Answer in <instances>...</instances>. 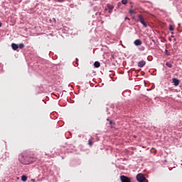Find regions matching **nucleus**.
I'll list each match as a JSON object with an SVG mask.
<instances>
[{
  "instance_id": "obj_19",
  "label": "nucleus",
  "mask_w": 182,
  "mask_h": 182,
  "mask_svg": "<svg viewBox=\"0 0 182 182\" xmlns=\"http://www.w3.org/2000/svg\"><path fill=\"white\" fill-rule=\"evenodd\" d=\"M52 21L53 22H56V19L55 18H52V19H50V22H52Z\"/></svg>"
},
{
  "instance_id": "obj_28",
  "label": "nucleus",
  "mask_w": 182,
  "mask_h": 182,
  "mask_svg": "<svg viewBox=\"0 0 182 182\" xmlns=\"http://www.w3.org/2000/svg\"><path fill=\"white\" fill-rule=\"evenodd\" d=\"M173 41L176 42V38H174Z\"/></svg>"
},
{
  "instance_id": "obj_12",
  "label": "nucleus",
  "mask_w": 182,
  "mask_h": 182,
  "mask_svg": "<svg viewBox=\"0 0 182 182\" xmlns=\"http://www.w3.org/2000/svg\"><path fill=\"white\" fill-rule=\"evenodd\" d=\"M166 66H167V68H173V65L168 62L166 63Z\"/></svg>"
},
{
  "instance_id": "obj_10",
  "label": "nucleus",
  "mask_w": 182,
  "mask_h": 182,
  "mask_svg": "<svg viewBox=\"0 0 182 182\" xmlns=\"http://www.w3.org/2000/svg\"><path fill=\"white\" fill-rule=\"evenodd\" d=\"M94 66L95 68H100V63H99V61H95L94 63Z\"/></svg>"
},
{
  "instance_id": "obj_20",
  "label": "nucleus",
  "mask_w": 182,
  "mask_h": 182,
  "mask_svg": "<svg viewBox=\"0 0 182 182\" xmlns=\"http://www.w3.org/2000/svg\"><path fill=\"white\" fill-rule=\"evenodd\" d=\"M57 2H64L65 0H55Z\"/></svg>"
},
{
  "instance_id": "obj_7",
  "label": "nucleus",
  "mask_w": 182,
  "mask_h": 182,
  "mask_svg": "<svg viewBox=\"0 0 182 182\" xmlns=\"http://www.w3.org/2000/svg\"><path fill=\"white\" fill-rule=\"evenodd\" d=\"M144 66H146V61L141 60L138 63V67L139 68H144Z\"/></svg>"
},
{
  "instance_id": "obj_16",
  "label": "nucleus",
  "mask_w": 182,
  "mask_h": 182,
  "mask_svg": "<svg viewBox=\"0 0 182 182\" xmlns=\"http://www.w3.org/2000/svg\"><path fill=\"white\" fill-rule=\"evenodd\" d=\"M122 4H123V5H127V0H122Z\"/></svg>"
},
{
  "instance_id": "obj_1",
  "label": "nucleus",
  "mask_w": 182,
  "mask_h": 182,
  "mask_svg": "<svg viewBox=\"0 0 182 182\" xmlns=\"http://www.w3.org/2000/svg\"><path fill=\"white\" fill-rule=\"evenodd\" d=\"M136 22H140V23L143 25L144 28H147V23H146V21L143 18V16L139 15L138 19L136 21Z\"/></svg>"
},
{
  "instance_id": "obj_24",
  "label": "nucleus",
  "mask_w": 182,
  "mask_h": 182,
  "mask_svg": "<svg viewBox=\"0 0 182 182\" xmlns=\"http://www.w3.org/2000/svg\"><path fill=\"white\" fill-rule=\"evenodd\" d=\"M112 123H113V122H112V121H109V124H112Z\"/></svg>"
},
{
  "instance_id": "obj_13",
  "label": "nucleus",
  "mask_w": 182,
  "mask_h": 182,
  "mask_svg": "<svg viewBox=\"0 0 182 182\" xmlns=\"http://www.w3.org/2000/svg\"><path fill=\"white\" fill-rule=\"evenodd\" d=\"M18 48H20V49H23V48H25V45H23V43H20Z\"/></svg>"
},
{
  "instance_id": "obj_15",
  "label": "nucleus",
  "mask_w": 182,
  "mask_h": 182,
  "mask_svg": "<svg viewBox=\"0 0 182 182\" xmlns=\"http://www.w3.org/2000/svg\"><path fill=\"white\" fill-rule=\"evenodd\" d=\"M169 31H174V26L173 25H169Z\"/></svg>"
},
{
  "instance_id": "obj_11",
  "label": "nucleus",
  "mask_w": 182,
  "mask_h": 182,
  "mask_svg": "<svg viewBox=\"0 0 182 182\" xmlns=\"http://www.w3.org/2000/svg\"><path fill=\"white\" fill-rule=\"evenodd\" d=\"M21 180L23 181H26L28 180V176H21Z\"/></svg>"
},
{
  "instance_id": "obj_21",
  "label": "nucleus",
  "mask_w": 182,
  "mask_h": 182,
  "mask_svg": "<svg viewBox=\"0 0 182 182\" xmlns=\"http://www.w3.org/2000/svg\"><path fill=\"white\" fill-rule=\"evenodd\" d=\"M125 21H130V18L129 17H125Z\"/></svg>"
},
{
  "instance_id": "obj_5",
  "label": "nucleus",
  "mask_w": 182,
  "mask_h": 182,
  "mask_svg": "<svg viewBox=\"0 0 182 182\" xmlns=\"http://www.w3.org/2000/svg\"><path fill=\"white\" fill-rule=\"evenodd\" d=\"M114 9V6L111 4H107V8H105V11H108L109 14H112V11Z\"/></svg>"
},
{
  "instance_id": "obj_26",
  "label": "nucleus",
  "mask_w": 182,
  "mask_h": 182,
  "mask_svg": "<svg viewBox=\"0 0 182 182\" xmlns=\"http://www.w3.org/2000/svg\"><path fill=\"white\" fill-rule=\"evenodd\" d=\"M171 38H174V36H173V35H172V36H171Z\"/></svg>"
},
{
  "instance_id": "obj_4",
  "label": "nucleus",
  "mask_w": 182,
  "mask_h": 182,
  "mask_svg": "<svg viewBox=\"0 0 182 182\" xmlns=\"http://www.w3.org/2000/svg\"><path fill=\"white\" fill-rule=\"evenodd\" d=\"M35 161V159L33 158L26 157V161L23 163V164H31V163H33Z\"/></svg>"
},
{
  "instance_id": "obj_18",
  "label": "nucleus",
  "mask_w": 182,
  "mask_h": 182,
  "mask_svg": "<svg viewBox=\"0 0 182 182\" xmlns=\"http://www.w3.org/2000/svg\"><path fill=\"white\" fill-rule=\"evenodd\" d=\"M129 14H132L133 15H134V14H136V11H134V10H129Z\"/></svg>"
},
{
  "instance_id": "obj_22",
  "label": "nucleus",
  "mask_w": 182,
  "mask_h": 182,
  "mask_svg": "<svg viewBox=\"0 0 182 182\" xmlns=\"http://www.w3.org/2000/svg\"><path fill=\"white\" fill-rule=\"evenodd\" d=\"M2 26V23L0 21V28Z\"/></svg>"
},
{
  "instance_id": "obj_27",
  "label": "nucleus",
  "mask_w": 182,
  "mask_h": 182,
  "mask_svg": "<svg viewBox=\"0 0 182 182\" xmlns=\"http://www.w3.org/2000/svg\"><path fill=\"white\" fill-rule=\"evenodd\" d=\"M169 42H171V38H169Z\"/></svg>"
},
{
  "instance_id": "obj_14",
  "label": "nucleus",
  "mask_w": 182,
  "mask_h": 182,
  "mask_svg": "<svg viewBox=\"0 0 182 182\" xmlns=\"http://www.w3.org/2000/svg\"><path fill=\"white\" fill-rule=\"evenodd\" d=\"M88 144L89 146H93V142L92 141V139L88 140Z\"/></svg>"
},
{
  "instance_id": "obj_2",
  "label": "nucleus",
  "mask_w": 182,
  "mask_h": 182,
  "mask_svg": "<svg viewBox=\"0 0 182 182\" xmlns=\"http://www.w3.org/2000/svg\"><path fill=\"white\" fill-rule=\"evenodd\" d=\"M136 180L138 182H149V181L144 177L143 173H139L136 175Z\"/></svg>"
},
{
  "instance_id": "obj_17",
  "label": "nucleus",
  "mask_w": 182,
  "mask_h": 182,
  "mask_svg": "<svg viewBox=\"0 0 182 182\" xmlns=\"http://www.w3.org/2000/svg\"><path fill=\"white\" fill-rule=\"evenodd\" d=\"M165 53L167 55V56H170V52H168V50H165Z\"/></svg>"
},
{
  "instance_id": "obj_8",
  "label": "nucleus",
  "mask_w": 182,
  "mask_h": 182,
  "mask_svg": "<svg viewBox=\"0 0 182 182\" xmlns=\"http://www.w3.org/2000/svg\"><path fill=\"white\" fill-rule=\"evenodd\" d=\"M135 46H140L141 45V41L140 39H137L134 42Z\"/></svg>"
},
{
  "instance_id": "obj_3",
  "label": "nucleus",
  "mask_w": 182,
  "mask_h": 182,
  "mask_svg": "<svg viewBox=\"0 0 182 182\" xmlns=\"http://www.w3.org/2000/svg\"><path fill=\"white\" fill-rule=\"evenodd\" d=\"M120 180L122 182H132V179L127 176H121Z\"/></svg>"
},
{
  "instance_id": "obj_25",
  "label": "nucleus",
  "mask_w": 182,
  "mask_h": 182,
  "mask_svg": "<svg viewBox=\"0 0 182 182\" xmlns=\"http://www.w3.org/2000/svg\"><path fill=\"white\" fill-rule=\"evenodd\" d=\"M171 35H174V32H171Z\"/></svg>"
},
{
  "instance_id": "obj_23",
  "label": "nucleus",
  "mask_w": 182,
  "mask_h": 182,
  "mask_svg": "<svg viewBox=\"0 0 182 182\" xmlns=\"http://www.w3.org/2000/svg\"><path fill=\"white\" fill-rule=\"evenodd\" d=\"M141 50H144V47H142V48H141Z\"/></svg>"
},
{
  "instance_id": "obj_9",
  "label": "nucleus",
  "mask_w": 182,
  "mask_h": 182,
  "mask_svg": "<svg viewBox=\"0 0 182 182\" xmlns=\"http://www.w3.org/2000/svg\"><path fill=\"white\" fill-rule=\"evenodd\" d=\"M11 48L14 50H17V49L19 48V46L17 44L12 43Z\"/></svg>"
},
{
  "instance_id": "obj_6",
  "label": "nucleus",
  "mask_w": 182,
  "mask_h": 182,
  "mask_svg": "<svg viewBox=\"0 0 182 182\" xmlns=\"http://www.w3.org/2000/svg\"><path fill=\"white\" fill-rule=\"evenodd\" d=\"M172 80L174 86H178V85H180V80L177 78H173Z\"/></svg>"
}]
</instances>
